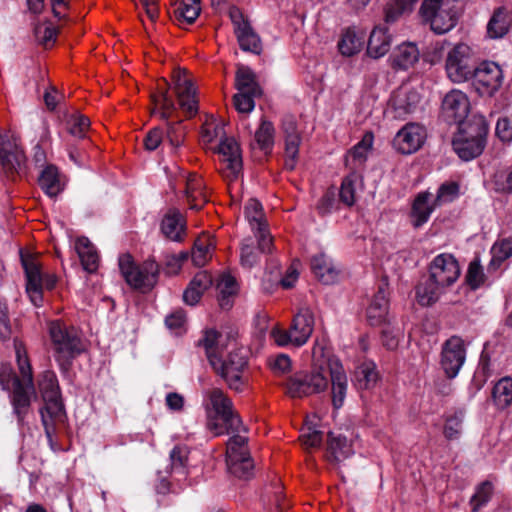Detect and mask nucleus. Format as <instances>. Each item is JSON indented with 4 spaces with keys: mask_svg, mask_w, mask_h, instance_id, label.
<instances>
[{
    "mask_svg": "<svg viewBox=\"0 0 512 512\" xmlns=\"http://www.w3.org/2000/svg\"><path fill=\"white\" fill-rule=\"evenodd\" d=\"M327 374L331 382V401L334 409H340L347 393V376L341 365L334 363L329 369L322 367L311 372H297L290 376L283 386L291 398H303L323 392L328 387Z\"/></svg>",
    "mask_w": 512,
    "mask_h": 512,
    "instance_id": "1",
    "label": "nucleus"
},
{
    "mask_svg": "<svg viewBox=\"0 0 512 512\" xmlns=\"http://www.w3.org/2000/svg\"><path fill=\"white\" fill-rule=\"evenodd\" d=\"M229 343H224L222 335L216 330H207L198 345L204 347L206 356L215 372L219 374L231 389L241 390L243 385L242 372L247 366V350L244 347H233L226 359L222 353L228 346H235L232 334L227 336Z\"/></svg>",
    "mask_w": 512,
    "mask_h": 512,
    "instance_id": "2",
    "label": "nucleus"
},
{
    "mask_svg": "<svg viewBox=\"0 0 512 512\" xmlns=\"http://www.w3.org/2000/svg\"><path fill=\"white\" fill-rule=\"evenodd\" d=\"M429 271V277L416 287L418 302L423 306L435 303L444 289L452 285L460 275L458 262L451 254L436 256Z\"/></svg>",
    "mask_w": 512,
    "mask_h": 512,
    "instance_id": "3",
    "label": "nucleus"
},
{
    "mask_svg": "<svg viewBox=\"0 0 512 512\" xmlns=\"http://www.w3.org/2000/svg\"><path fill=\"white\" fill-rule=\"evenodd\" d=\"M14 347L22 379L20 380L18 377L13 378L11 402L18 422L22 423L29 411L31 395L35 394V388L33 384L32 368L25 347L17 340L14 341Z\"/></svg>",
    "mask_w": 512,
    "mask_h": 512,
    "instance_id": "4",
    "label": "nucleus"
},
{
    "mask_svg": "<svg viewBox=\"0 0 512 512\" xmlns=\"http://www.w3.org/2000/svg\"><path fill=\"white\" fill-rule=\"evenodd\" d=\"M49 334L54 357L63 371H67L72 360L84 351L79 332L73 326L57 320L49 324Z\"/></svg>",
    "mask_w": 512,
    "mask_h": 512,
    "instance_id": "5",
    "label": "nucleus"
},
{
    "mask_svg": "<svg viewBox=\"0 0 512 512\" xmlns=\"http://www.w3.org/2000/svg\"><path fill=\"white\" fill-rule=\"evenodd\" d=\"M488 125L482 116H474L471 120L460 126L458 136L452 145L458 156L465 160L478 157L486 145Z\"/></svg>",
    "mask_w": 512,
    "mask_h": 512,
    "instance_id": "6",
    "label": "nucleus"
},
{
    "mask_svg": "<svg viewBox=\"0 0 512 512\" xmlns=\"http://www.w3.org/2000/svg\"><path fill=\"white\" fill-rule=\"evenodd\" d=\"M119 269L128 285L143 292L150 291L157 283L159 265L148 259L141 266L135 265L132 256L123 254L118 260Z\"/></svg>",
    "mask_w": 512,
    "mask_h": 512,
    "instance_id": "7",
    "label": "nucleus"
},
{
    "mask_svg": "<svg viewBox=\"0 0 512 512\" xmlns=\"http://www.w3.org/2000/svg\"><path fill=\"white\" fill-rule=\"evenodd\" d=\"M314 313L307 307L299 308L294 315L290 328L288 330L273 329L271 335L279 346L293 345L300 347L304 345L314 330Z\"/></svg>",
    "mask_w": 512,
    "mask_h": 512,
    "instance_id": "8",
    "label": "nucleus"
},
{
    "mask_svg": "<svg viewBox=\"0 0 512 512\" xmlns=\"http://www.w3.org/2000/svg\"><path fill=\"white\" fill-rule=\"evenodd\" d=\"M458 12L454 0H424L420 7L423 20L438 34L446 33L456 25Z\"/></svg>",
    "mask_w": 512,
    "mask_h": 512,
    "instance_id": "9",
    "label": "nucleus"
},
{
    "mask_svg": "<svg viewBox=\"0 0 512 512\" xmlns=\"http://www.w3.org/2000/svg\"><path fill=\"white\" fill-rule=\"evenodd\" d=\"M41 396L44 401V407L40 410L42 424L51 449L56 450L54 435L65 426L67 420L60 389L43 392Z\"/></svg>",
    "mask_w": 512,
    "mask_h": 512,
    "instance_id": "10",
    "label": "nucleus"
},
{
    "mask_svg": "<svg viewBox=\"0 0 512 512\" xmlns=\"http://www.w3.org/2000/svg\"><path fill=\"white\" fill-rule=\"evenodd\" d=\"M475 68V56L467 44L458 43L447 53L445 69L451 81L462 83L470 80Z\"/></svg>",
    "mask_w": 512,
    "mask_h": 512,
    "instance_id": "11",
    "label": "nucleus"
},
{
    "mask_svg": "<svg viewBox=\"0 0 512 512\" xmlns=\"http://www.w3.org/2000/svg\"><path fill=\"white\" fill-rule=\"evenodd\" d=\"M471 79L479 95L493 97L503 84L504 74L497 63L484 61L476 66Z\"/></svg>",
    "mask_w": 512,
    "mask_h": 512,
    "instance_id": "12",
    "label": "nucleus"
},
{
    "mask_svg": "<svg viewBox=\"0 0 512 512\" xmlns=\"http://www.w3.org/2000/svg\"><path fill=\"white\" fill-rule=\"evenodd\" d=\"M173 87L176 93L180 108L185 111L189 117L194 116L198 111L196 90L191 78L188 77V71L184 68H175L172 75Z\"/></svg>",
    "mask_w": 512,
    "mask_h": 512,
    "instance_id": "13",
    "label": "nucleus"
},
{
    "mask_svg": "<svg viewBox=\"0 0 512 512\" xmlns=\"http://www.w3.org/2000/svg\"><path fill=\"white\" fill-rule=\"evenodd\" d=\"M466 359L464 342L460 337L453 336L443 345L441 367L450 379L457 376Z\"/></svg>",
    "mask_w": 512,
    "mask_h": 512,
    "instance_id": "14",
    "label": "nucleus"
},
{
    "mask_svg": "<svg viewBox=\"0 0 512 512\" xmlns=\"http://www.w3.org/2000/svg\"><path fill=\"white\" fill-rule=\"evenodd\" d=\"M469 100L462 91L452 90L445 95L442 101V117L449 124L457 123L460 126L469 112Z\"/></svg>",
    "mask_w": 512,
    "mask_h": 512,
    "instance_id": "15",
    "label": "nucleus"
},
{
    "mask_svg": "<svg viewBox=\"0 0 512 512\" xmlns=\"http://www.w3.org/2000/svg\"><path fill=\"white\" fill-rule=\"evenodd\" d=\"M21 263L26 275V291L36 306L42 302L43 274L40 263L32 255L21 253Z\"/></svg>",
    "mask_w": 512,
    "mask_h": 512,
    "instance_id": "16",
    "label": "nucleus"
},
{
    "mask_svg": "<svg viewBox=\"0 0 512 512\" xmlns=\"http://www.w3.org/2000/svg\"><path fill=\"white\" fill-rule=\"evenodd\" d=\"M420 103L419 93L408 87H400L390 97L389 108L394 118L405 119L412 114Z\"/></svg>",
    "mask_w": 512,
    "mask_h": 512,
    "instance_id": "17",
    "label": "nucleus"
},
{
    "mask_svg": "<svg viewBox=\"0 0 512 512\" xmlns=\"http://www.w3.org/2000/svg\"><path fill=\"white\" fill-rule=\"evenodd\" d=\"M224 164V173L231 181L235 180L242 171L240 147L233 138H225L217 148Z\"/></svg>",
    "mask_w": 512,
    "mask_h": 512,
    "instance_id": "18",
    "label": "nucleus"
},
{
    "mask_svg": "<svg viewBox=\"0 0 512 512\" xmlns=\"http://www.w3.org/2000/svg\"><path fill=\"white\" fill-rule=\"evenodd\" d=\"M425 137L426 133L422 126L409 123L396 134L393 145L402 154H411L421 147Z\"/></svg>",
    "mask_w": 512,
    "mask_h": 512,
    "instance_id": "19",
    "label": "nucleus"
},
{
    "mask_svg": "<svg viewBox=\"0 0 512 512\" xmlns=\"http://www.w3.org/2000/svg\"><path fill=\"white\" fill-rule=\"evenodd\" d=\"M282 130L285 137V168L293 170L297 162L301 143V136L298 132L294 116L287 115L283 118Z\"/></svg>",
    "mask_w": 512,
    "mask_h": 512,
    "instance_id": "20",
    "label": "nucleus"
},
{
    "mask_svg": "<svg viewBox=\"0 0 512 512\" xmlns=\"http://www.w3.org/2000/svg\"><path fill=\"white\" fill-rule=\"evenodd\" d=\"M207 429L213 432L215 436L246 431L240 416L235 410L222 413L217 417H212V414L209 412Z\"/></svg>",
    "mask_w": 512,
    "mask_h": 512,
    "instance_id": "21",
    "label": "nucleus"
},
{
    "mask_svg": "<svg viewBox=\"0 0 512 512\" xmlns=\"http://www.w3.org/2000/svg\"><path fill=\"white\" fill-rule=\"evenodd\" d=\"M387 296L388 284L383 280L367 309V317L371 325H380L386 321L389 307Z\"/></svg>",
    "mask_w": 512,
    "mask_h": 512,
    "instance_id": "22",
    "label": "nucleus"
},
{
    "mask_svg": "<svg viewBox=\"0 0 512 512\" xmlns=\"http://www.w3.org/2000/svg\"><path fill=\"white\" fill-rule=\"evenodd\" d=\"M186 230V219L176 208H171L164 215L161 222V231L163 235L176 242L183 240Z\"/></svg>",
    "mask_w": 512,
    "mask_h": 512,
    "instance_id": "23",
    "label": "nucleus"
},
{
    "mask_svg": "<svg viewBox=\"0 0 512 512\" xmlns=\"http://www.w3.org/2000/svg\"><path fill=\"white\" fill-rule=\"evenodd\" d=\"M432 194L430 192H420L415 197L412 210L411 218L412 224L415 228H419L426 223L436 207V199L432 200Z\"/></svg>",
    "mask_w": 512,
    "mask_h": 512,
    "instance_id": "24",
    "label": "nucleus"
},
{
    "mask_svg": "<svg viewBox=\"0 0 512 512\" xmlns=\"http://www.w3.org/2000/svg\"><path fill=\"white\" fill-rule=\"evenodd\" d=\"M419 56V50L414 43H403L391 54L390 61L394 69L408 70L418 62Z\"/></svg>",
    "mask_w": 512,
    "mask_h": 512,
    "instance_id": "25",
    "label": "nucleus"
},
{
    "mask_svg": "<svg viewBox=\"0 0 512 512\" xmlns=\"http://www.w3.org/2000/svg\"><path fill=\"white\" fill-rule=\"evenodd\" d=\"M211 285V276L206 271L198 272L183 293L184 302L188 305H195Z\"/></svg>",
    "mask_w": 512,
    "mask_h": 512,
    "instance_id": "26",
    "label": "nucleus"
},
{
    "mask_svg": "<svg viewBox=\"0 0 512 512\" xmlns=\"http://www.w3.org/2000/svg\"><path fill=\"white\" fill-rule=\"evenodd\" d=\"M171 9L170 13H173L179 25L192 24L201 11L199 0H177L172 4Z\"/></svg>",
    "mask_w": 512,
    "mask_h": 512,
    "instance_id": "27",
    "label": "nucleus"
},
{
    "mask_svg": "<svg viewBox=\"0 0 512 512\" xmlns=\"http://www.w3.org/2000/svg\"><path fill=\"white\" fill-rule=\"evenodd\" d=\"M215 241L209 234L202 233L194 242L191 258L194 265L204 266L212 257L215 249Z\"/></svg>",
    "mask_w": 512,
    "mask_h": 512,
    "instance_id": "28",
    "label": "nucleus"
},
{
    "mask_svg": "<svg viewBox=\"0 0 512 512\" xmlns=\"http://www.w3.org/2000/svg\"><path fill=\"white\" fill-rule=\"evenodd\" d=\"M352 454V449L346 437L328 433L327 459L332 463H339Z\"/></svg>",
    "mask_w": 512,
    "mask_h": 512,
    "instance_id": "29",
    "label": "nucleus"
},
{
    "mask_svg": "<svg viewBox=\"0 0 512 512\" xmlns=\"http://www.w3.org/2000/svg\"><path fill=\"white\" fill-rule=\"evenodd\" d=\"M311 269L316 278L323 284L329 285L336 282L338 271L324 254H317L311 259Z\"/></svg>",
    "mask_w": 512,
    "mask_h": 512,
    "instance_id": "30",
    "label": "nucleus"
},
{
    "mask_svg": "<svg viewBox=\"0 0 512 512\" xmlns=\"http://www.w3.org/2000/svg\"><path fill=\"white\" fill-rule=\"evenodd\" d=\"M25 160L26 158L23 151L18 147L8 150L2 149L0 152V163L4 172L9 177L21 173Z\"/></svg>",
    "mask_w": 512,
    "mask_h": 512,
    "instance_id": "31",
    "label": "nucleus"
},
{
    "mask_svg": "<svg viewBox=\"0 0 512 512\" xmlns=\"http://www.w3.org/2000/svg\"><path fill=\"white\" fill-rule=\"evenodd\" d=\"M391 46V38L387 35L386 30L376 27L372 30L368 44L367 54L372 58H380L384 56Z\"/></svg>",
    "mask_w": 512,
    "mask_h": 512,
    "instance_id": "32",
    "label": "nucleus"
},
{
    "mask_svg": "<svg viewBox=\"0 0 512 512\" xmlns=\"http://www.w3.org/2000/svg\"><path fill=\"white\" fill-rule=\"evenodd\" d=\"M169 83L166 79H161L157 84V94H151L152 103L160 105L159 115L162 120H167L170 114L175 110V104L169 95Z\"/></svg>",
    "mask_w": 512,
    "mask_h": 512,
    "instance_id": "33",
    "label": "nucleus"
},
{
    "mask_svg": "<svg viewBox=\"0 0 512 512\" xmlns=\"http://www.w3.org/2000/svg\"><path fill=\"white\" fill-rule=\"evenodd\" d=\"M75 249L83 268L89 273L95 272L98 268V255L89 239L79 237L76 240Z\"/></svg>",
    "mask_w": 512,
    "mask_h": 512,
    "instance_id": "34",
    "label": "nucleus"
},
{
    "mask_svg": "<svg viewBox=\"0 0 512 512\" xmlns=\"http://www.w3.org/2000/svg\"><path fill=\"white\" fill-rule=\"evenodd\" d=\"M206 394L209 399V403L206 406L207 415L210 412L212 417H217L222 413L234 410L231 399L221 389L213 388Z\"/></svg>",
    "mask_w": 512,
    "mask_h": 512,
    "instance_id": "35",
    "label": "nucleus"
},
{
    "mask_svg": "<svg viewBox=\"0 0 512 512\" xmlns=\"http://www.w3.org/2000/svg\"><path fill=\"white\" fill-rule=\"evenodd\" d=\"M38 183L49 197H55L63 190L58 169L54 165L47 166L41 172Z\"/></svg>",
    "mask_w": 512,
    "mask_h": 512,
    "instance_id": "36",
    "label": "nucleus"
},
{
    "mask_svg": "<svg viewBox=\"0 0 512 512\" xmlns=\"http://www.w3.org/2000/svg\"><path fill=\"white\" fill-rule=\"evenodd\" d=\"M203 189L204 183L201 178L196 174H190L186 179L185 193L191 209H201L202 205L207 202Z\"/></svg>",
    "mask_w": 512,
    "mask_h": 512,
    "instance_id": "37",
    "label": "nucleus"
},
{
    "mask_svg": "<svg viewBox=\"0 0 512 512\" xmlns=\"http://www.w3.org/2000/svg\"><path fill=\"white\" fill-rule=\"evenodd\" d=\"M235 86L240 92L250 93L251 95L262 94V90L256 81L255 74L247 66H240L237 69Z\"/></svg>",
    "mask_w": 512,
    "mask_h": 512,
    "instance_id": "38",
    "label": "nucleus"
},
{
    "mask_svg": "<svg viewBox=\"0 0 512 512\" xmlns=\"http://www.w3.org/2000/svg\"><path fill=\"white\" fill-rule=\"evenodd\" d=\"M226 462L229 472L234 476L245 480L252 477L254 464L249 454L227 458Z\"/></svg>",
    "mask_w": 512,
    "mask_h": 512,
    "instance_id": "39",
    "label": "nucleus"
},
{
    "mask_svg": "<svg viewBox=\"0 0 512 512\" xmlns=\"http://www.w3.org/2000/svg\"><path fill=\"white\" fill-rule=\"evenodd\" d=\"M417 0H389L384 8V20L386 23H394L401 16L409 14Z\"/></svg>",
    "mask_w": 512,
    "mask_h": 512,
    "instance_id": "40",
    "label": "nucleus"
},
{
    "mask_svg": "<svg viewBox=\"0 0 512 512\" xmlns=\"http://www.w3.org/2000/svg\"><path fill=\"white\" fill-rule=\"evenodd\" d=\"M492 398L495 405L504 409L512 405V378L504 377L493 387Z\"/></svg>",
    "mask_w": 512,
    "mask_h": 512,
    "instance_id": "41",
    "label": "nucleus"
},
{
    "mask_svg": "<svg viewBox=\"0 0 512 512\" xmlns=\"http://www.w3.org/2000/svg\"><path fill=\"white\" fill-rule=\"evenodd\" d=\"M509 30V19L504 8H498L487 25V34L490 38H501Z\"/></svg>",
    "mask_w": 512,
    "mask_h": 512,
    "instance_id": "42",
    "label": "nucleus"
},
{
    "mask_svg": "<svg viewBox=\"0 0 512 512\" xmlns=\"http://www.w3.org/2000/svg\"><path fill=\"white\" fill-rule=\"evenodd\" d=\"M219 290L218 301L222 309L228 310L232 307L231 297L236 294L237 284L230 275H223L217 284Z\"/></svg>",
    "mask_w": 512,
    "mask_h": 512,
    "instance_id": "43",
    "label": "nucleus"
},
{
    "mask_svg": "<svg viewBox=\"0 0 512 512\" xmlns=\"http://www.w3.org/2000/svg\"><path fill=\"white\" fill-rule=\"evenodd\" d=\"M274 126L273 124L263 119L259 128L255 132V143L266 154L270 153L274 144Z\"/></svg>",
    "mask_w": 512,
    "mask_h": 512,
    "instance_id": "44",
    "label": "nucleus"
},
{
    "mask_svg": "<svg viewBox=\"0 0 512 512\" xmlns=\"http://www.w3.org/2000/svg\"><path fill=\"white\" fill-rule=\"evenodd\" d=\"M236 37L239 46L243 51L251 52L256 55H259L261 53L262 44L260 37L255 33L251 25L245 28V32L243 31V38H241L240 31L236 33Z\"/></svg>",
    "mask_w": 512,
    "mask_h": 512,
    "instance_id": "45",
    "label": "nucleus"
},
{
    "mask_svg": "<svg viewBox=\"0 0 512 512\" xmlns=\"http://www.w3.org/2000/svg\"><path fill=\"white\" fill-rule=\"evenodd\" d=\"M363 44V38L359 37L355 31L348 29L338 43L339 51L344 56H352L360 51Z\"/></svg>",
    "mask_w": 512,
    "mask_h": 512,
    "instance_id": "46",
    "label": "nucleus"
},
{
    "mask_svg": "<svg viewBox=\"0 0 512 512\" xmlns=\"http://www.w3.org/2000/svg\"><path fill=\"white\" fill-rule=\"evenodd\" d=\"M245 214L249 220L252 230L268 227L267 221L264 218L261 203L256 199H250L245 206Z\"/></svg>",
    "mask_w": 512,
    "mask_h": 512,
    "instance_id": "47",
    "label": "nucleus"
},
{
    "mask_svg": "<svg viewBox=\"0 0 512 512\" xmlns=\"http://www.w3.org/2000/svg\"><path fill=\"white\" fill-rule=\"evenodd\" d=\"M492 259L489 268L497 269L500 264L512 255V238L496 242L492 249Z\"/></svg>",
    "mask_w": 512,
    "mask_h": 512,
    "instance_id": "48",
    "label": "nucleus"
},
{
    "mask_svg": "<svg viewBox=\"0 0 512 512\" xmlns=\"http://www.w3.org/2000/svg\"><path fill=\"white\" fill-rule=\"evenodd\" d=\"M357 383L361 389H369L374 386L378 380V373L373 363L362 365L357 371Z\"/></svg>",
    "mask_w": 512,
    "mask_h": 512,
    "instance_id": "49",
    "label": "nucleus"
},
{
    "mask_svg": "<svg viewBox=\"0 0 512 512\" xmlns=\"http://www.w3.org/2000/svg\"><path fill=\"white\" fill-rule=\"evenodd\" d=\"M492 493L493 485L491 482L484 481L481 483L470 501L472 511L476 512L481 506L485 505L490 500Z\"/></svg>",
    "mask_w": 512,
    "mask_h": 512,
    "instance_id": "50",
    "label": "nucleus"
},
{
    "mask_svg": "<svg viewBox=\"0 0 512 512\" xmlns=\"http://www.w3.org/2000/svg\"><path fill=\"white\" fill-rule=\"evenodd\" d=\"M58 30L51 24H39L34 28L37 41L44 47H50L56 40Z\"/></svg>",
    "mask_w": 512,
    "mask_h": 512,
    "instance_id": "51",
    "label": "nucleus"
},
{
    "mask_svg": "<svg viewBox=\"0 0 512 512\" xmlns=\"http://www.w3.org/2000/svg\"><path fill=\"white\" fill-rule=\"evenodd\" d=\"M258 247L254 246V241L247 238L241 245V263L243 266L252 267L259 261Z\"/></svg>",
    "mask_w": 512,
    "mask_h": 512,
    "instance_id": "52",
    "label": "nucleus"
},
{
    "mask_svg": "<svg viewBox=\"0 0 512 512\" xmlns=\"http://www.w3.org/2000/svg\"><path fill=\"white\" fill-rule=\"evenodd\" d=\"M90 126V120L83 115H74L67 120L68 132L77 138H84Z\"/></svg>",
    "mask_w": 512,
    "mask_h": 512,
    "instance_id": "53",
    "label": "nucleus"
},
{
    "mask_svg": "<svg viewBox=\"0 0 512 512\" xmlns=\"http://www.w3.org/2000/svg\"><path fill=\"white\" fill-rule=\"evenodd\" d=\"M373 140V133L366 132L362 140L358 144H356L350 151V155L353 157V159L357 160L359 163L364 162L367 158V153L372 148Z\"/></svg>",
    "mask_w": 512,
    "mask_h": 512,
    "instance_id": "54",
    "label": "nucleus"
},
{
    "mask_svg": "<svg viewBox=\"0 0 512 512\" xmlns=\"http://www.w3.org/2000/svg\"><path fill=\"white\" fill-rule=\"evenodd\" d=\"M355 180H356V175L351 174V175L347 176L346 178H344V180L341 184L339 197H340V200L347 206H352L355 202V188H354Z\"/></svg>",
    "mask_w": 512,
    "mask_h": 512,
    "instance_id": "55",
    "label": "nucleus"
},
{
    "mask_svg": "<svg viewBox=\"0 0 512 512\" xmlns=\"http://www.w3.org/2000/svg\"><path fill=\"white\" fill-rule=\"evenodd\" d=\"M260 95H251L250 93L240 92L233 96V102L236 110L240 113H250L255 106L254 99Z\"/></svg>",
    "mask_w": 512,
    "mask_h": 512,
    "instance_id": "56",
    "label": "nucleus"
},
{
    "mask_svg": "<svg viewBox=\"0 0 512 512\" xmlns=\"http://www.w3.org/2000/svg\"><path fill=\"white\" fill-rule=\"evenodd\" d=\"M247 441H248V438L240 435L239 433L232 436L227 442V451H226L227 458H231L233 456L236 457V455L249 454L244 448Z\"/></svg>",
    "mask_w": 512,
    "mask_h": 512,
    "instance_id": "57",
    "label": "nucleus"
},
{
    "mask_svg": "<svg viewBox=\"0 0 512 512\" xmlns=\"http://www.w3.org/2000/svg\"><path fill=\"white\" fill-rule=\"evenodd\" d=\"M466 280L473 289L478 288L484 282L483 269L478 260H474L469 264Z\"/></svg>",
    "mask_w": 512,
    "mask_h": 512,
    "instance_id": "58",
    "label": "nucleus"
},
{
    "mask_svg": "<svg viewBox=\"0 0 512 512\" xmlns=\"http://www.w3.org/2000/svg\"><path fill=\"white\" fill-rule=\"evenodd\" d=\"M462 430V417L453 415L447 418L443 434L447 440H456L459 438Z\"/></svg>",
    "mask_w": 512,
    "mask_h": 512,
    "instance_id": "59",
    "label": "nucleus"
},
{
    "mask_svg": "<svg viewBox=\"0 0 512 512\" xmlns=\"http://www.w3.org/2000/svg\"><path fill=\"white\" fill-rule=\"evenodd\" d=\"M458 194V185L456 183L442 184L435 197L436 205L441 206L444 203L451 202Z\"/></svg>",
    "mask_w": 512,
    "mask_h": 512,
    "instance_id": "60",
    "label": "nucleus"
},
{
    "mask_svg": "<svg viewBox=\"0 0 512 512\" xmlns=\"http://www.w3.org/2000/svg\"><path fill=\"white\" fill-rule=\"evenodd\" d=\"M254 231L257 238V247L259 252L271 253L273 249V238L270 235L267 227H260Z\"/></svg>",
    "mask_w": 512,
    "mask_h": 512,
    "instance_id": "61",
    "label": "nucleus"
},
{
    "mask_svg": "<svg viewBox=\"0 0 512 512\" xmlns=\"http://www.w3.org/2000/svg\"><path fill=\"white\" fill-rule=\"evenodd\" d=\"M496 135L504 142L512 141V114L498 119Z\"/></svg>",
    "mask_w": 512,
    "mask_h": 512,
    "instance_id": "62",
    "label": "nucleus"
},
{
    "mask_svg": "<svg viewBox=\"0 0 512 512\" xmlns=\"http://www.w3.org/2000/svg\"><path fill=\"white\" fill-rule=\"evenodd\" d=\"M166 137L173 147H179L182 143L184 132L180 122H167Z\"/></svg>",
    "mask_w": 512,
    "mask_h": 512,
    "instance_id": "63",
    "label": "nucleus"
},
{
    "mask_svg": "<svg viewBox=\"0 0 512 512\" xmlns=\"http://www.w3.org/2000/svg\"><path fill=\"white\" fill-rule=\"evenodd\" d=\"M271 369L275 374L282 375L291 371L292 362L288 355L279 354L270 363Z\"/></svg>",
    "mask_w": 512,
    "mask_h": 512,
    "instance_id": "64",
    "label": "nucleus"
}]
</instances>
